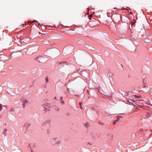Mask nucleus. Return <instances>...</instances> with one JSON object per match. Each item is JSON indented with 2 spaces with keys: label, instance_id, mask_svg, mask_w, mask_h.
<instances>
[{
  "label": "nucleus",
  "instance_id": "obj_1",
  "mask_svg": "<svg viewBox=\"0 0 152 152\" xmlns=\"http://www.w3.org/2000/svg\"><path fill=\"white\" fill-rule=\"evenodd\" d=\"M50 142L52 145H54L56 144H59L60 141L57 138H53L50 140Z\"/></svg>",
  "mask_w": 152,
  "mask_h": 152
},
{
  "label": "nucleus",
  "instance_id": "obj_2",
  "mask_svg": "<svg viewBox=\"0 0 152 152\" xmlns=\"http://www.w3.org/2000/svg\"><path fill=\"white\" fill-rule=\"evenodd\" d=\"M42 126L45 127L46 129H49L50 126V123L48 122H45L42 124Z\"/></svg>",
  "mask_w": 152,
  "mask_h": 152
},
{
  "label": "nucleus",
  "instance_id": "obj_3",
  "mask_svg": "<svg viewBox=\"0 0 152 152\" xmlns=\"http://www.w3.org/2000/svg\"><path fill=\"white\" fill-rule=\"evenodd\" d=\"M113 137V135L112 134H108L107 136V138L108 140H111Z\"/></svg>",
  "mask_w": 152,
  "mask_h": 152
},
{
  "label": "nucleus",
  "instance_id": "obj_4",
  "mask_svg": "<svg viewBox=\"0 0 152 152\" xmlns=\"http://www.w3.org/2000/svg\"><path fill=\"white\" fill-rule=\"evenodd\" d=\"M23 105L24 106V107L25 106L26 104L28 103V101L26 100H23Z\"/></svg>",
  "mask_w": 152,
  "mask_h": 152
},
{
  "label": "nucleus",
  "instance_id": "obj_5",
  "mask_svg": "<svg viewBox=\"0 0 152 152\" xmlns=\"http://www.w3.org/2000/svg\"><path fill=\"white\" fill-rule=\"evenodd\" d=\"M30 125V124L28 123H25L24 125V126L27 129L28 128Z\"/></svg>",
  "mask_w": 152,
  "mask_h": 152
},
{
  "label": "nucleus",
  "instance_id": "obj_6",
  "mask_svg": "<svg viewBox=\"0 0 152 152\" xmlns=\"http://www.w3.org/2000/svg\"><path fill=\"white\" fill-rule=\"evenodd\" d=\"M129 102L132 103V104H136V102H135L134 100H131L130 99V100H129Z\"/></svg>",
  "mask_w": 152,
  "mask_h": 152
},
{
  "label": "nucleus",
  "instance_id": "obj_7",
  "mask_svg": "<svg viewBox=\"0 0 152 152\" xmlns=\"http://www.w3.org/2000/svg\"><path fill=\"white\" fill-rule=\"evenodd\" d=\"M140 97L138 96H136V95H134L133 96V99H138L140 98Z\"/></svg>",
  "mask_w": 152,
  "mask_h": 152
},
{
  "label": "nucleus",
  "instance_id": "obj_8",
  "mask_svg": "<svg viewBox=\"0 0 152 152\" xmlns=\"http://www.w3.org/2000/svg\"><path fill=\"white\" fill-rule=\"evenodd\" d=\"M4 132H3V134L4 135V136H5L6 134V132L7 131V129H4Z\"/></svg>",
  "mask_w": 152,
  "mask_h": 152
},
{
  "label": "nucleus",
  "instance_id": "obj_9",
  "mask_svg": "<svg viewBox=\"0 0 152 152\" xmlns=\"http://www.w3.org/2000/svg\"><path fill=\"white\" fill-rule=\"evenodd\" d=\"M37 60L39 62H40V61H41V58L40 57H38L37 58Z\"/></svg>",
  "mask_w": 152,
  "mask_h": 152
},
{
  "label": "nucleus",
  "instance_id": "obj_10",
  "mask_svg": "<svg viewBox=\"0 0 152 152\" xmlns=\"http://www.w3.org/2000/svg\"><path fill=\"white\" fill-rule=\"evenodd\" d=\"M82 102H79V105H80V108L81 109H82L83 108H82V105H82Z\"/></svg>",
  "mask_w": 152,
  "mask_h": 152
},
{
  "label": "nucleus",
  "instance_id": "obj_11",
  "mask_svg": "<svg viewBox=\"0 0 152 152\" xmlns=\"http://www.w3.org/2000/svg\"><path fill=\"white\" fill-rule=\"evenodd\" d=\"M88 124L87 123H86L85 124H84V125L86 126V127H87L88 126Z\"/></svg>",
  "mask_w": 152,
  "mask_h": 152
},
{
  "label": "nucleus",
  "instance_id": "obj_12",
  "mask_svg": "<svg viewBox=\"0 0 152 152\" xmlns=\"http://www.w3.org/2000/svg\"><path fill=\"white\" fill-rule=\"evenodd\" d=\"M45 112L47 111H49V110L48 108H45Z\"/></svg>",
  "mask_w": 152,
  "mask_h": 152
},
{
  "label": "nucleus",
  "instance_id": "obj_13",
  "mask_svg": "<svg viewBox=\"0 0 152 152\" xmlns=\"http://www.w3.org/2000/svg\"><path fill=\"white\" fill-rule=\"evenodd\" d=\"M45 80H46V83H47V82H48V77H47L46 78Z\"/></svg>",
  "mask_w": 152,
  "mask_h": 152
},
{
  "label": "nucleus",
  "instance_id": "obj_14",
  "mask_svg": "<svg viewBox=\"0 0 152 152\" xmlns=\"http://www.w3.org/2000/svg\"><path fill=\"white\" fill-rule=\"evenodd\" d=\"M61 103L63 104H64V101L62 100L61 102Z\"/></svg>",
  "mask_w": 152,
  "mask_h": 152
},
{
  "label": "nucleus",
  "instance_id": "obj_15",
  "mask_svg": "<svg viewBox=\"0 0 152 152\" xmlns=\"http://www.w3.org/2000/svg\"><path fill=\"white\" fill-rule=\"evenodd\" d=\"M2 107L1 106V105L0 104V111L2 110Z\"/></svg>",
  "mask_w": 152,
  "mask_h": 152
},
{
  "label": "nucleus",
  "instance_id": "obj_16",
  "mask_svg": "<svg viewBox=\"0 0 152 152\" xmlns=\"http://www.w3.org/2000/svg\"><path fill=\"white\" fill-rule=\"evenodd\" d=\"M65 63H65V62H61V63H60V64H65Z\"/></svg>",
  "mask_w": 152,
  "mask_h": 152
},
{
  "label": "nucleus",
  "instance_id": "obj_17",
  "mask_svg": "<svg viewBox=\"0 0 152 152\" xmlns=\"http://www.w3.org/2000/svg\"><path fill=\"white\" fill-rule=\"evenodd\" d=\"M116 123V121H114V122H113V124L114 125Z\"/></svg>",
  "mask_w": 152,
  "mask_h": 152
},
{
  "label": "nucleus",
  "instance_id": "obj_18",
  "mask_svg": "<svg viewBox=\"0 0 152 152\" xmlns=\"http://www.w3.org/2000/svg\"><path fill=\"white\" fill-rule=\"evenodd\" d=\"M62 97H61L60 98V100L61 101V100H62Z\"/></svg>",
  "mask_w": 152,
  "mask_h": 152
},
{
  "label": "nucleus",
  "instance_id": "obj_19",
  "mask_svg": "<svg viewBox=\"0 0 152 152\" xmlns=\"http://www.w3.org/2000/svg\"><path fill=\"white\" fill-rule=\"evenodd\" d=\"M36 21V20H34L33 21V22H35Z\"/></svg>",
  "mask_w": 152,
  "mask_h": 152
},
{
  "label": "nucleus",
  "instance_id": "obj_20",
  "mask_svg": "<svg viewBox=\"0 0 152 152\" xmlns=\"http://www.w3.org/2000/svg\"><path fill=\"white\" fill-rule=\"evenodd\" d=\"M57 110H59V108H57Z\"/></svg>",
  "mask_w": 152,
  "mask_h": 152
},
{
  "label": "nucleus",
  "instance_id": "obj_21",
  "mask_svg": "<svg viewBox=\"0 0 152 152\" xmlns=\"http://www.w3.org/2000/svg\"><path fill=\"white\" fill-rule=\"evenodd\" d=\"M57 110H59V108H57Z\"/></svg>",
  "mask_w": 152,
  "mask_h": 152
},
{
  "label": "nucleus",
  "instance_id": "obj_22",
  "mask_svg": "<svg viewBox=\"0 0 152 152\" xmlns=\"http://www.w3.org/2000/svg\"><path fill=\"white\" fill-rule=\"evenodd\" d=\"M56 99V97H55V98H54V99Z\"/></svg>",
  "mask_w": 152,
  "mask_h": 152
},
{
  "label": "nucleus",
  "instance_id": "obj_23",
  "mask_svg": "<svg viewBox=\"0 0 152 152\" xmlns=\"http://www.w3.org/2000/svg\"><path fill=\"white\" fill-rule=\"evenodd\" d=\"M101 124L102 125H103V123H102V124Z\"/></svg>",
  "mask_w": 152,
  "mask_h": 152
},
{
  "label": "nucleus",
  "instance_id": "obj_24",
  "mask_svg": "<svg viewBox=\"0 0 152 152\" xmlns=\"http://www.w3.org/2000/svg\"><path fill=\"white\" fill-rule=\"evenodd\" d=\"M133 24H132V26L133 25Z\"/></svg>",
  "mask_w": 152,
  "mask_h": 152
},
{
  "label": "nucleus",
  "instance_id": "obj_25",
  "mask_svg": "<svg viewBox=\"0 0 152 152\" xmlns=\"http://www.w3.org/2000/svg\"><path fill=\"white\" fill-rule=\"evenodd\" d=\"M38 24L39 25V24H40L39 23H38Z\"/></svg>",
  "mask_w": 152,
  "mask_h": 152
},
{
  "label": "nucleus",
  "instance_id": "obj_26",
  "mask_svg": "<svg viewBox=\"0 0 152 152\" xmlns=\"http://www.w3.org/2000/svg\"><path fill=\"white\" fill-rule=\"evenodd\" d=\"M48 132V133H49V132Z\"/></svg>",
  "mask_w": 152,
  "mask_h": 152
},
{
  "label": "nucleus",
  "instance_id": "obj_27",
  "mask_svg": "<svg viewBox=\"0 0 152 152\" xmlns=\"http://www.w3.org/2000/svg\"><path fill=\"white\" fill-rule=\"evenodd\" d=\"M123 37H124V35H123Z\"/></svg>",
  "mask_w": 152,
  "mask_h": 152
},
{
  "label": "nucleus",
  "instance_id": "obj_28",
  "mask_svg": "<svg viewBox=\"0 0 152 152\" xmlns=\"http://www.w3.org/2000/svg\"><path fill=\"white\" fill-rule=\"evenodd\" d=\"M123 37H124V35H123Z\"/></svg>",
  "mask_w": 152,
  "mask_h": 152
},
{
  "label": "nucleus",
  "instance_id": "obj_29",
  "mask_svg": "<svg viewBox=\"0 0 152 152\" xmlns=\"http://www.w3.org/2000/svg\"><path fill=\"white\" fill-rule=\"evenodd\" d=\"M150 105H151V106H152V105L150 104Z\"/></svg>",
  "mask_w": 152,
  "mask_h": 152
}]
</instances>
